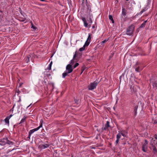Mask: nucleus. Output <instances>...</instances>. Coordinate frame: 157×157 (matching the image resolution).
Returning <instances> with one entry per match:
<instances>
[{
    "label": "nucleus",
    "mask_w": 157,
    "mask_h": 157,
    "mask_svg": "<svg viewBox=\"0 0 157 157\" xmlns=\"http://www.w3.org/2000/svg\"><path fill=\"white\" fill-rule=\"evenodd\" d=\"M79 65V63H76L73 66L74 68H75Z\"/></svg>",
    "instance_id": "34"
},
{
    "label": "nucleus",
    "mask_w": 157,
    "mask_h": 157,
    "mask_svg": "<svg viewBox=\"0 0 157 157\" xmlns=\"http://www.w3.org/2000/svg\"><path fill=\"white\" fill-rule=\"evenodd\" d=\"M121 76L120 77V82H121Z\"/></svg>",
    "instance_id": "57"
},
{
    "label": "nucleus",
    "mask_w": 157,
    "mask_h": 157,
    "mask_svg": "<svg viewBox=\"0 0 157 157\" xmlns=\"http://www.w3.org/2000/svg\"><path fill=\"white\" fill-rule=\"evenodd\" d=\"M90 42L86 41L84 45H83L85 47L86 46H87L89 45Z\"/></svg>",
    "instance_id": "26"
},
{
    "label": "nucleus",
    "mask_w": 157,
    "mask_h": 157,
    "mask_svg": "<svg viewBox=\"0 0 157 157\" xmlns=\"http://www.w3.org/2000/svg\"><path fill=\"white\" fill-rule=\"evenodd\" d=\"M119 140V139H117V140L116 141V144H117L118 143Z\"/></svg>",
    "instance_id": "49"
},
{
    "label": "nucleus",
    "mask_w": 157,
    "mask_h": 157,
    "mask_svg": "<svg viewBox=\"0 0 157 157\" xmlns=\"http://www.w3.org/2000/svg\"><path fill=\"white\" fill-rule=\"evenodd\" d=\"M147 149V146L143 144H142V150L144 152H146Z\"/></svg>",
    "instance_id": "15"
},
{
    "label": "nucleus",
    "mask_w": 157,
    "mask_h": 157,
    "mask_svg": "<svg viewBox=\"0 0 157 157\" xmlns=\"http://www.w3.org/2000/svg\"><path fill=\"white\" fill-rule=\"evenodd\" d=\"M22 12V11H20V13H21V14H22V13H21Z\"/></svg>",
    "instance_id": "61"
},
{
    "label": "nucleus",
    "mask_w": 157,
    "mask_h": 157,
    "mask_svg": "<svg viewBox=\"0 0 157 157\" xmlns=\"http://www.w3.org/2000/svg\"><path fill=\"white\" fill-rule=\"evenodd\" d=\"M52 61H51L49 65V66L48 67V69L49 70H51V69L52 65Z\"/></svg>",
    "instance_id": "29"
},
{
    "label": "nucleus",
    "mask_w": 157,
    "mask_h": 157,
    "mask_svg": "<svg viewBox=\"0 0 157 157\" xmlns=\"http://www.w3.org/2000/svg\"><path fill=\"white\" fill-rule=\"evenodd\" d=\"M22 84H23V83H20L18 87H21Z\"/></svg>",
    "instance_id": "51"
},
{
    "label": "nucleus",
    "mask_w": 157,
    "mask_h": 157,
    "mask_svg": "<svg viewBox=\"0 0 157 157\" xmlns=\"http://www.w3.org/2000/svg\"><path fill=\"white\" fill-rule=\"evenodd\" d=\"M147 21V20L145 21L144 23L141 24V25L140 26V28H143L144 27Z\"/></svg>",
    "instance_id": "16"
},
{
    "label": "nucleus",
    "mask_w": 157,
    "mask_h": 157,
    "mask_svg": "<svg viewBox=\"0 0 157 157\" xmlns=\"http://www.w3.org/2000/svg\"><path fill=\"white\" fill-rule=\"evenodd\" d=\"M107 128L106 127H104V128L103 127L101 128L102 130V131H103V130H106Z\"/></svg>",
    "instance_id": "42"
},
{
    "label": "nucleus",
    "mask_w": 157,
    "mask_h": 157,
    "mask_svg": "<svg viewBox=\"0 0 157 157\" xmlns=\"http://www.w3.org/2000/svg\"><path fill=\"white\" fill-rule=\"evenodd\" d=\"M92 28L93 29H94L95 28V26L94 25H93L92 26Z\"/></svg>",
    "instance_id": "55"
},
{
    "label": "nucleus",
    "mask_w": 157,
    "mask_h": 157,
    "mask_svg": "<svg viewBox=\"0 0 157 157\" xmlns=\"http://www.w3.org/2000/svg\"><path fill=\"white\" fill-rule=\"evenodd\" d=\"M51 75L49 73H47L46 74V76L47 77H49L50 76H51Z\"/></svg>",
    "instance_id": "44"
},
{
    "label": "nucleus",
    "mask_w": 157,
    "mask_h": 157,
    "mask_svg": "<svg viewBox=\"0 0 157 157\" xmlns=\"http://www.w3.org/2000/svg\"><path fill=\"white\" fill-rule=\"evenodd\" d=\"M98 83L95 81L91 83L90 85L88 86L89 90H92L96 88Z\"/></svg>",
    "instance_id": "3"
},
{
    "label": "nucleus",
    "mask_w": 157,
    "mask_h": 157,
    "mask_svg": "<svg viewBox=\"0 0 157 157\" xmlns=\"http://www.w3.org/2000/svg\"><path fill=\"white\" fill-rule=\"evenodd\" d=\"M30 107V106L29 105L27 107V109H28L29 108V107Z\"/></svg>",
    "instance_id": "58"
},
{
    "label": "nucleus",
    "mask_w": 157,
    "mask_h": 157,
    "mask_svg": "<svg viewBox=\"0 0 157 157\" xmlns=\"http://www.w3.org/2000/svg\"><path fill=\"white\" fill-rule=\"evenodd\" d=\"M29 58L30 56H27L26 57V63H28L29 61Z\"/></svg>",
    "instance_id": "32"
},
{
    "label": "nucleus",
    "mask_w": 157,
    "mask_h": 157,
    "mask_svg": "<svg viewBox=\"0 0 157 157\" xmlns=\"http://www.w3.org/2000/svg\"><path fill=\"white\" fill-rule=\"evenodd\" d=\"M22 12V11H20V13H21V14H22V13H21Z\"/></svg>",
    "instance_id": "62"
},
{
    "label": "nucleus",
    "mask_w": 157,
    "mask_h": 157,
    "mask_svg": "<svg viewBox=\"0 0 157 157\" xmlns=\"http://www.w3.org/2000/svg\"><path fill=\"white\" fill-rule=\"evenodd\" d=\"M74 101L75 103L77 104H78V100L76 99H74Z\"/></svg>",
    "instance_id": "37"
},
{
    "label": "nucleus",
    "mask_w": 157,
    "mask_h": 157,
    "mask_svg": "<svg viewBox=\"0 0 157 157\" xmlns=\"http://www.w3.org/2000/svg\"><path fill=\"white\" fill-rule=\"evenodd\" d=\"M126 1H128L129 0H126Z\"/></svg>",
    "instance_id": "64"
},
{
    "label": "nucleus",
    "mask_w": 157,
    "mask_h": 157,
    "mask_svg": "<svg viewBox=\"0 0 157 157\" xmlns=\"http://www.w3.org/2000/svg\"><path fill=\"white\" fill-rule=\"evenodd\" d=\"M126 12L127 11L124 8H123L122 9V18L123 17V16L124 17L126 15Z\"/></svg>",
    "instance_id": "10"
},
{
    "label": "nucleus",
    "mask_w": 157,
    "mask_h": 157,
    "mask_svg": "<svg viewBox=\"0 0 157 157\" xmlns=\"http://www.w3.org/2000/svg\"><path fill=\"white\" fill-rule=\"evenodd\" d=\"M4 140H5V141L4 142V144H8L10 145L12 144H13V142L9 141L7 137L5 138Z\"/></svg>",
    "instance_id": "8"
},
{
    "label": "nucleus",
    "mask_w": 157,
    "mask_h": 157,
    "mask_svg": "<svg viewBox=\"0 0 157 157\" xmlns=\"http://www.w3.org/2000/svg\"><path fill=\"white\" fill-rule=\"evenodd\" d=\"M140 64V63L137 62L134 66V68H135V71L137 72H140L142 69L140 68L139 66H138L137 67H136L137 65H139Z\"/></svg>",
    "instance_id": "4"
},
{
    "label": "nucleus",
    "mask_w": 157,
    "mask_h": 157,
    "mask_svg": "<svg viewBox=\"0 0 157 157\" xmlns=\"http://www.w3.org/2000/svg\"><path fill=\"white\" fill-rule=\"evenodd\" d=\"M154 138H155V139L157 140V134H155L154 135Z\"/></svg>",
    "instance_id": "39"
},
{
    "label": "nucleus",
    "mask_w": 157,
    "mask_h": 157,
    "mask_svg": "<svg viewBox=\"0 0 157 157\" xmlns=\"http://www.w3.org/2000/svg\"><path fill=\"white\" fill-rule=\"evenodd\" d=\"M85 46H83L81 48L79 49V51L80 52H82V51L83 50H85Z\"/></svg>",
    "instance_id": "33"
},
{
    "label": "nucleus",
    "mask_w": 157,
    "mask_h": 157,
    "mask_svg": "<svg viewBox=\"0 0 157 157\" xmlns=\"http://www.w3.org/2000/svg\"><path fill=\"white\" fill-rule=\"evenodd\" d=\"M22 12V11H20V13H21V14H22V13H21Z\"/></svg>",
    "instance_id": "60"
},
{
    "label": "nucleus",
    "mask_w": 157,
    "mask_h": 157,
    "mask_svg": "<svg viewBox=\"0 0 157 157\" xmlns=\"http://www.w3.org/2000/svg\"><path fill=\"white\" fill-rule=\"evenodd\" d=\"M82 56V54L78 52H77L76 51L75 54L74 55L73 59L71 60L70 64H68L66 67V71L68 73H70L72 72L73 71L72 65L74 63L78 61L79 59Z\"/></svg>",
    "instance_id": "1"
},
{
    "label": "nucleus",
    "mask_w": 157,
    "mask_h": 157,
    "mask_svg": "<svg viewBox=\"0 0 157 157\" xmlns=\"http://www.w3.org/2000/svg\"><path fill=\"white\" fill-rule=\"evenodd\" d=\"M16 91V92L18 93V94H19L21 92L18 89L17 90V89Z\"/></svg>",
    "instance_id": "45"
},
{
    "label": "nucleus",
    "mask_w": 157,
    "mask_h": 157,
    "mask_svg": "<svg viewBox=\"0 0 157 157\" xmlns=\"http://www.w3.org/2000/svg\"><path fill=\"white\" fill-rule=\"evenodd\" d=\"M49 146V145L47 144H41L39 146L38 148L40 149V150H42L48 147Z\"/></svg>",
    "instance_id": "5"
},
{
    "label": "nucleus",
    "mask_w": 157,
    "mask_h": 157,
    "mask_svg": "<svg viewBox=\"0 0 157 157\" xmlns=\"http://www.w3.org/2000/svg\"><path fill=\"white\" fill-rule=\"evenodd\" d=\"M150 144L151 145L153 148V152L154 154H155L157 153V149H156L155 146L154 145H153L152 141H151Z\"/></svg>",
    "instance_id": "7"
},
{
    "label": "nucleus",
    "mask_w": 157,
    "mask_h": 157,
    "mask_svg": "<svg viewBox=\"0 0 157 157\" xmlns=\"http://www.w3.org/2000/svg\"><path fill=\"white\" fill-rule=\"evenodd\" d=\"M146 10L145 8H144V9H143L142 10V11H143V12L144 11H146Z\"/></svg>",
    "instance_id": "54"
},
{
    "label": "nucleus",
    "mask_w": 157,
    "mask_h": 157,
    "mask_svg": "<svg viewBox=\"0 0 157 157\" xmlns=\"http://www.w3.org/2000/svg\"><path fill=\"white\" fill-rule=\"evenodd\" d=\"M47 81V80H45H45L43 81V84L44 83H45V84H46V83Z\"/></svg>",
    "instance_id": "50"
},
{
    "label": "nucleus",
    "mask_w": 157,
    "mask_h": 157,
    "mask_svg": "<svg viewBox=\"0 0 157 157\" xmlns=\"http://www.w3.org/2000/svg\"><path fill=\"white\" fill-rule=\"evenodd\" d=\"M33 129L34 130V132H35L38 130L39 128L38 127H37V128H34Z\"/></svg>",
    "instance_id": "43"
},
{
    "label": "nucleus",
    "mask_w": 157,
    "mask_h": 157,
    "mask_svg": "<svg viewBox=\"0 0 157 157\" xmlns=\"http://www.w3.org/2000/svg\"><path fill=\"white\" fill-rule=\"evenodd\" d=\"M87 21H88V27H89V28H90V27L91 26V24L92 23V20L90 18V17H89V20H87Z\"/></svg>",
    "instance_id": "13"
},
{
    "label": "nucleus",
    "mask_w": 157,
    "mask_h": 157,
    "mask_svg": "<svg viewBox=\"0 0 157 157\" xmlns=\"http://www.w3.org/2000/svg\"><path fill=\"white\" fill-rule=\"evenodd\" d=\"M152 85L153 88L157 89V82L156 81H152Z\"/></svg>",
    "instance_id": "11"
},
{
    "label": "nucleus",
    "mask_w": 157,
    "mask_h": 157,
    "mask_svg": "<svg viewBox=\"0 0 157 157\" xmlns=\"http://www.w3.org/2000/svg\"><path fill=\"white\" fill-rule=\"evenodd\" d=\"M9 120L8 118H7L6 117L4 119V121L5 122L6 124H7L8 126L9 125Z\"/></svg>",
    "instance_id": "18"
},
{
    "label": "nucleus",
    "mask_w": 157,
    "mask_h": 157,
    "mask_svg": "<svg viewBox=\"0 0 157 157\" xmlns=\"http://www.w3.org/2000/svg\"><path fill=\"white\" fill-rule=\"evenodd\" d=\"M12 116L13 115L12 114H11L9 116L7 117H6L9 119H10Z\"/></svg>",
    "instance_id": "41"
},
{
    "label": "nucleus",
    "mask_w": 157,
    "mask_h": 157,
    "mask_svg": "<svg viewBox=\"0 0 157 157\" xmlns=\"http://www.w3.org/2000/svg\"><path fill=\"white\" fill-rule=\"evenodd\" d=\"M143 13V11H142V10L141 11H140V14H142ZM139 13H137L136 15H138V14H139Z\"/></svg>",
    "instance_id": "48"
},
{
    "label": "nucleus",
    "mask_w": 157,
    "mask_h": 157,
    "mask_svg": "<svg viewBox=\"0 0 157 157\" xmlns=\"http://www.w3.org/2000/svg\"><path fill=\"white\" fill-rule=\"evenodd\" d=\"M138 105H136L134 106L133 108V113H134V116H136L137 114V109L138 108Z\"/></svg>",
    "instance_id": "9"
},
{
    "label": "nucleus",
    "mask_w": 157,
    "mask_h": 157,
    "mask_svg": "<svg viewBox=\"0 0 157 157\" xmlns=\"http://www.w3.org/2000/svg\"><path fill=\"white\" fill-rule=\"evenodd\" d=\"M113 54H114V53H111L110 55L109 56V60L111 58H112L113 56Z\"/></svg>",
    "instance_id": "35"
},
{
    "label": "nucleus",
    "mask_w": 157,
    "mask_h": 157,
    "mask_svg": "<svg viewBox=\"0 0 157 157\" xmlns=\"http://www.w3.org/2000/svg\"><path fill=\"white\" fill-rule=\"evenodd\" d=\"M4 138H3L2 139L0 140V142L2 143V144H1V143L0 144L1 145H5L6 144H4V142L5 141V140H4Z\"/></svg>",
    "instance_id": "27"
},
{
    "label": "nucleus",
    "mask_w": 157,
    "mask_h": 157,
    "mask_svg": "<svg viewBox=\"0 0 157 157\" xmlns=\"http://www.w3.org/2000/svg\"><path fill=\"white\" fill-rule=\"evenodd\" d=\"M105 127H106L107 128L110 127L109 125V121H106V124H105Z\"/></svg>",
    "instance_id": "21"
},
{
    "label": "nucleus",
    "mask_w": 157,
    "mask_h": 157,
    "mask_svg": "<svg viewBox=\"0 0 157 157\" xmlns=\"http://www.w3.org/2000/svg\"><path fill=\"white\" fill-rule=\"evenodd\" d=\"M49 84H52V87H53V88H54V83H49Z\"/></svg>",
    "instance_id": "52"
},
{
    "label": "nucleus",
    "mask_w": 157,
    "mask_h": 157,
    "mask_svg": "<svg viewBox=\"0 0 157 157\" xmlns=\"http://www.w3.org/2000/svg\"><path fill=\"white\" fill-rule=\"evenodd\" d=\"M68 74V73H67V71H66V72H65L64 73H63L62 74L63 78H65V77Z\"/></svg>",
    "instance_id": "24"
},
{
    "label": "nucleus",
    "mask_w": 157,
    "mask_h": 157,
    "mask_svg": "<svg viewBox=\"0 0 157 157\" xmlns=\"http://www.w3.org/2000/svg\"><path fill=\"white\" fill-rule=\"evenodd\" d=\"M121 133V134H121V135H122L123 136H124V134H123V133Z\"/></svg>",
    "instance_id": "56"
},
{
    "label": "nucleus",
    "mask_w": 157,
    "mask_h": 157,
    "mask_svg": "<svg viewBox=\"0 0 157 157\" xmlns=\"http://www.w3.org/2000/svg\"><path fill=\"white\" fill-rule=\"evenodd\" d=\"M43 121L42 120H41L40 121V126L38 127L39 128V129L41 127H42V124L43 123Z\"/></svg>",
    "instance_id": "28"
},
{
    "label": "nucleus",
    "mask_w": 157,
    "mask_h": 157,
    "mask_svg": "<svg viewBox=\"0 0 157 157\" xmlns=\"http://www.w3.org/2000/svg\"><path fill=\"white\" fill-rule=\"evenodd\" d=\"M0 12H2L1 10H0Z\"/></svg>",
    "instance_id": "63"
},
{
    "label": "nucleus",
    "mask_w": 157,
    "mask_h": 157,
    "mask_svg": "<svg viewBox=\"0 0 157 157\" xmlns=\"http://www.w3.org/2000/svg\"><path fill=\"white\" fill-rule=\"evenodd\" d=\"M32 105V104H31L29 105L30 106L31 105Z\"/></svg>",
    "instance_id": "59"
},
{
    "label": "nucleus",
    "mask_w": 157,
    "mask_h": 157,
    "mask_svg": "<svg viewBox=\"0 0 157 157\" xmlns=\"http://www.w3.org/2000/svg\"><path fill=\"white\" fill-rule=\"evenodd\" d=\"M31 28L34 29H36L37 28L35 26H34L32 24V26Z\"/></svg>",
    "instance_id": "38"
},
{
    "label": "nucleus",
    "mask_w": 157,
    "mask_h": 157,
    "mask_svg": "<svg viewBox=\"0 0 157 157\" xmlns=\"http://www.w3.org/2000/svg\"><path fill=\"white\" fill-rule=\"evenodd\" d=\"M34 131L33 129L30 130L29 132V136L27 137V138L30 139V136L34 132Z\"/></svg>",
    "instance_id": "14"
},
{
    "label": "nucleus",
    "mask_w": 157,
    "mask_h": 157,
    "mask_svg": "<svg viewBox=\"0 0 157 157\" xmlns=\"http://www.w3.org/2000/svg\"><path fill=\"white\" fill-rule=\"evenodd\" d=\"M153 138H152L151 140H153V142H152V144H153V145L155 144L156 145L157 144V140L156 141L155 140H153Z\"/></svg>",
    "instance_id": "30"
},
{
    "label": "nucleus",
    "mask_w": 157,
    "mask_h": 157,
    "mask_svg": "<svg viewBox=\"0 0 157 157\" xmlns=\"http://www.w3.org/2000/svg\"><path fill=\"white\" fill-rule=\"evenodd\" d=\"M86 68V67L83 66L82 67V68H81V73H80V75L82 74L83 73V71L85 70V69Z\"/></svg>",
    "instance_id": "23"
},
{
    "label": "nucleus",
    "mask_w": 157,
    "mask_h": 157,
    "mask_svg": "<svg viewBox=\"0 0 157 157\" xmlns=\"http://www.w3.org/2000/svg\"><path fill=\"white\" fill-rule=\"evenodd\" d=\"M82 20L84 22L85 26L86 27H88V23L87 22L85 18L82 17Z\"/></svg>",
    "instance_id": "12"
},
{
    "label": "nucleus",
    "mask_w": 157,
    "mask_h": 157,
    "mask_svg": "<svg viewBox=\"0 0 157 157\" xmlns=\"http://www.w3.org/2000/svg\"><path fill=\"white\" fill-rule=\"evenodd\" d=\"M144 141L145 143L143 144L147 145L148 144V141L146 140H145Z\"/></svg>",
    "instance_id": "36"
},
{
    "label": "nucleus",
    "mask_w": 157,
    "mask_h": 157,
    "mask_svg": "<svg viewBox=\"0 0 157 157\" xmlns=\"http://www.w3.org/2000/svg\"><path fill=\"white\" fill-rule=\"evenodd\" d=\"M21 101V97L20 96L19 97V100L18 101V102H20Z\"/></svg>",
    "instance_id": "53"
},
{
    "label": "nucleus",
    "mask_w": 157,
    "mask_h": 157,
    "mask_svg": "<svg viewBox=\"0 0 157 157\" xmlns=\"http://www.w3.org/2000/svg\"><path fill=\"white\" fill-rule=\"evenodd\" d=\"M27 118L26 117L24 116L23 118L21 119L20 122L19 123V124H20L23 122H24L25 121L26 119Z\"/></svg>",
    "instance_id": "17"
},
{
    "label": "nucleus",
    "mask_w": 157,
    "mask_h": 157,
    "mask_svg": "<svg viewBox=\"0 0 157 157\" xmlns=\"http://www.w3.org/2000/svg\"><path fill=\"white\" fill-rule=\"evenodd\" d=\"M86 3L87 6V12L89 14H90L91 12V6L88 4L87 0H86Z\"/></svg>",
    "instance_id": "6"
},
{
    "label": "nucleus",
    "mask_w": 157,
    "mask_h": 157,
    "mask_svg": "<svg viewBox=\"0 0 157 157\" xmlns=\"http://www.w3.org/2000/svg\"><path fill=\"white\" fill-rule=\"evenodd\" d=\"M108 40V39H105L104 40L102 41L101 43V45H103L104 43L106 42Z\"/></svg>",
    "instance_id": "31"
},
{
    "label": "nucleus",
    "mask_w": 157,
    "mask_h": 157,
    "mask_svg": "<svg viewBox=\"0 0 157 157\" xmlns=\"http://www.w3.org/2000/svg\"><path fill=\"white\" fill-rule=\"evenodd\" d=\"M135 26L134 25L132 24L129 26L126 30V34L128 35H131L133 33L135 29Z\"/></svg>",
    "instance_id": "2"
},
{
    "label": "nucleus",
    "mask_w": 157,
    "mask_h": 157,
    "mask_svg": "<svg viewBox=\"0 0 157 157\" xmlns=\"http://www.w3.org/2000/svg\"><path fill=\"white\" fill-rule=\"evenodd\" d=\"M118 132V134L117 135V139L119 140L121 138L122 134L121 132H120V131H119Z\"/></svg>",
    "instance_id": "19"
},
{
    "label": "nucleus",
    "mask_w": 157,
    "mask_h": 157,
    "mask_svg": "<svg viewBox=\"0 0 157 157\" xmlns=\"http://www.w3.org/2000/svg\"><path fill=\"white\" fill-rule=\"evenodd\" d=\"M12 116L13 115L12 114H11L9 116L7 117H6L9 119H10Z\"/></svg>",
    "instance_id": "40"
},
{
    "label": "nucleus",
    "mask_w": 157,
    "mask_h": 157,
    "mask_svg": "<svg viewBox=\"0 0 157 157\" xmlns=\"http://www.w3.org/2000/svg\"><path fill=\"white\" fill-rule=\"evenodd\" d=\"M153 121L154 124H157V117L155 118L153 120Z\"/></svg>",
    "instance_id": "25"
},
{
    "label": "nucleus",
    "mask_w": 157,
    "mask_h": 157,
    "mask_svg": "<svg viewBox=\"0 0 157 157\" xmlns=\"http://www.w3.org/2000/svg\"><path fill=\"white\" fill-rule=\"evenodd\" d=\"M15 105V104H14V105H13V108H12V109H11L10 110V111H12V112H13V108H14V107Z\"/></svg>",
    "instance_id": "46"
},
{
    "label": "nucleus",
    "mask_w": 157,
    "mask_h": 157,
    "mask_svg": "<svg viewBox=\"0 0 157 157\" xmlns=\"http://www.w3.org/2000/svg\"><path fill=\"white\" fill-rule=\"evenodd\" d=\"M91 40V35L89 33V36H88V38L86 40V41H89V42H90Z\"/></svg>",
    "instance_id": "22"
},
{
    "label": "nucleus",
    "mask_w": 157,
    "mask_h": 157,
    "mask_svg": "<svg viewBox=\"0 0 157 157\" xmlns=\"http://www.w3.org/2000/svg\"><path fill=\"white\" fill-rule=\"evenodd\" d=\"M109 19L111 21L112 23H114V20L113 18V16L111 15H109Z\"/></svg>",
    "instance_id": "20"
},
{
    "label": "nucleus",
    "mask_w": 157,
    "mask_h": 157,
    "mask_svg": "<svg viewBox=\"0 0 157 157\" xmlns=\"http://www.w3.org/2000/svg\"><path fill=\"white\" fill-rule=\"evenodd\" d=\"M130 89H131V90H133V91L135 92L136 91L134 90V89L133 87V88H132V86H131L130 87Z\"/></svg>",
    "instance_id": "47"
}]
</instances>
